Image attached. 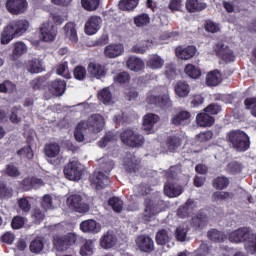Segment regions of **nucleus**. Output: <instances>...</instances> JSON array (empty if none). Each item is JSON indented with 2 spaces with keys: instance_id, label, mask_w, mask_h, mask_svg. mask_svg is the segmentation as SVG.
I'll return each instance as SVG.
<instances>
[{
  "instance_id": "obj_42",
  "label": "nucleus",
  "mask_w": 256,
  "mask_h": 256,
  "mask_svg": "<svg viewBox=\"0 0 256 256\" xmlns=\"http://www.w3.org/2000/svg\"><path fill=\"white\" fill-rule=\"evenodd\" d=\"M151 45H153V42H150L149 40H144L132 47L133 53H147V50L150 49Z\"/></svg>"
},
{
  "instance_id": "obj_49",
  "label": "nucleus",
  "mask_w": 256,
  "mask_h": 256,
  "mask_svg": "<svg viewBox=\"0 0 256 256\" xmlns=\"http://www.w3.org/2000/svg\"><path fill=\"white\" fill-rule=\"evenodd\" d=\"M98 99L101 101V103H104V105H109L112 99L111 91H109L107 88H104L98 92Z\"/></svg>"
},
{
  "instance_id": "obj_21",
  "label": "nucleus",
  "mask_w": 256,
  "mask_h": 256,
  "mask_svg": "<svg viewBox=\"0 0 256 256\" xmlns=\"http://www.w3.org/2000/svg\"><path fill=\"white\" fill-rule=\"evenodd\" d=\"M197 53V48L195 46H187L186 48L178 47L176 48V57L184 61L193 59Z\"/></svg>"
},
{
  "instance_id": "obj_41",
  "label": "nucleus",
  "mask_w": 256,
  "mask_h": 256,
  "mask_svg": "<svg viewBox=\"0 0 256 256\" xmlns=\"http://www.w3.org/2000/svg\"><path fill=\"white\" fill-rule=\"evenodd\" d=\"M26 69L29 71V73H41L43 71V68L41 66V60L34 59L30 60L26 64Z\"/></svg>"
},
{
  "instance_id": "obj_11",
  "label": "nucleus",
  "mask_w": 256,
  "mask_h": 256,
  "mask_svg": "<svg viewBox=\"0 0 256 256\" xmlns=\"http://www.w3.org/2000/svg\"><path fill=\"white\" fill-rule=\"evenodd\" d=\"M85 122V127L90 133H101L105 127V118L100 114L91 115Z\"/></svg>"
},
{
  "instance_id": "obj_45",
  "label": "nucleus",
  "mask_w": 256,
  "mask_h": 256,
  "mask_svg": "<svg viewBox=\"0 0 256 256\" xmlns=\"http://www.w3.org/2000/svg\"><path fill=\"white\" fill-rule=\"evenodd\" d=\"M208 238L211 241H214L215 243H221V242L225 241V239H226L225 233L219 232L216 229H212L208 232Z\"/></svg>"
},
{
  "instance_id": "obj_43",
  "label": "nucleus",
  "mask_w": 256,
  "mask_h": 256,
  "mask_svg": "<svg viewBox=\"0 0 256 256\" xmlns=\"http://www.w3.org/2000/svg\"><path fill=\"white\" fill-rule=\"evenodd\" d=\"M108 205L115 211V213H121L123 211V200L119 197H112L108 200Z\"/></svg>"
},
{
  "instance_id": "obj_27",
  "label": "nucleus",
  "mask_w": 256,
  "mask_h": 256,
  "mask_svg": "<svg viewBox=\"0 0 256 256\" xmlns=\"http://www.w3.org/2000/svg\"><path fill=\"white\" fill-rule=\"evenodd\" d=\"M140 163L141 161L131 154L124 159V165L129 173H137V171H139Z\"/></svg>"
},
{
  "instance_id": "obj_60",
  "label": "nucleus",
  "mask_w": 256,
  "mask_h": 256,
  "mask_svg": "<svg viewBox=\"0 0 256 256\" xmlns=\"http://www.w3.org/2000/svg\"><path fill=\"white\" fill-rule=\"evenodd\" d=\"M17 154L20 155V157H26V159H33V149H31V146H26L20 150L17 151Z\"/></svg>"
},
{
  "instance_id": "obj_40",
  "label": "nucleus",
  "mask_w": 256,
  "mask_h": 256,
  "mask_svg": "<svg viewBox=\"0 0 256 256\" xmlns=\"http://www.w3.org/2000/svg\"><path fill=\"white\" fill-rule=\"evenodd\" d=\"M184 72L191 79H199L201 77V69L193 64H187L184 68Z\"/></svg>"
},
{
  "instance_id": "obj_56",
  "label": "nucleus",
  "mask_w": 256,
  "mask_h": 256,
  "mask_svg": "<svg viewBox=\"0 0 256 256\" xmlns=\"http://www.w3.org/2000/svg\"><path fill=\"white\" fill-rule=\"evenodd\" d=\"M149 21H151V19L147 14H141L134 19V23L137 27H144V25H149Z\"/></svg>"
},
{
  "instance_id": "obj_55",
  "label": "nucleus",
  "mask_w": 256,
  "mask_h": 256,
  "mask_svg": "<svg viewBox=\"0 0 256 256\" xmlns=\"http://www.w3.org/2000/svg\"><path fill=\"white\" fill-rule=\"evenodd\" d=\"M181 145V140L176 136H171L167 140V147L169 151H175Z\"/></svg>"
},
{
  "instance_id": "obj_4",
  "label": "nucleus",
  "mask_w": 256,
  "mask_h": 256,
  "mask_svg": "<svg viewBox=\"0 0 256 256\" xmlns=\"http://www.w3.org/2000/svg\"><path fill=\"white\" fill-rule=\"evenodd\" d=\"M227 139L237 151H247L251 145L249 136L241 130H235L228 133Z\"/></svg>"
},
{
  "instance_id": "obj_54",
  "label": "nucleus",
  "mask_w": 256,
  "mask_h": 256,
  "mask_svg": "<svg viewBox=\"0 0 256 256\" xmlns=\"http://www.w3.org/2000/svg\"><path fill=\"white\" fill-rule=\"evenodd\" d=\"M73 75L78 81H83L87 76V70L83 66H76L74 68Z\"/></svg>"
},
{
  "instance_id": "obj_13",
  "label": "nucleus",
  "mask_w": 256,
  "mask_h": 256,
  "mask_svg": "<svg viewBox=\"0 0 256 256\" xmlns=\"http://www.w3.org/2000/svg\"><path fill=\"white\" fill-rule=\"evenodd\" d=\"M40 35L42 41L51 43V41H55V38L57 37V30L52 23L46 22L43 23L40 27Z\"/></svg>"
},
{
  "instance_id": "obj_22",
  "label": "nucleus",
  "mask_w": 256,
  "mask_h": 256,
  "mask_svg": "<svg viewBox=\"0 0 256 256\" xmlns=\"http://www.w3.org/2000/svg\"><path fill=\"white\" fill-rule=\"evenodd\" d=\"M63 34L65 36V39H68L70 43H77V41H79V37L77 36V28L75 23L73 22H68L63 27Z\"/></svg>"
},
{
  "instance_id": "obj_3",
  "label": "nucleus",
  "mask_w": 256,
  "mask_h": 256,
  "mask_svg": "<svg viewBox=\"0 0 256 256\" xmlns=\"http://www.w3.org/2000/svg\"><path fill=\"white\" fill-rule=\"evenodd\" d=\"M181 173V167L171 166L169 171L166 173V178L168 182L164 185V193L167 197H179L183 193V188L178 184H175L171 181L177 179V175Z\"/></svg>"
},
{
  "instance_id": "obj_30",
  "label": "nucleus",
  "mask_w": 256,
  "mask_h": 256,
  "mask_svg": "<svg viewBox=\"0 0 256 256\" xmlns=\"http://www.w3.org/2000/svg\"><path fill=\"white\" fill-rule=\"evenodd\" d=\"M196 123L199 127H211V125L215 123V118L209 114H206V112H202L197 114Z\"/></svg>"
},
{
  "instance_id": "obj_53",
  "label": "nucleus",
  "mask_w": 256,
  "mask_h": 256,
  "mask_svg": "<svg viewBox=\"0 0 256 256\" xmlns=\"http://www.w3.org/2000/svg\"><path fill=\"white\" fill-rule=\"evenodd\" d=\"M81 4L86 11H96L99 8V0H81Z\"/></svg>"
},
{
  "instance_id": "obj_51",
  "label": "nucleus",
  "mask_w": 256,
  "mask_h": 256,
  "mask_svg": "<svg viewBox=\"0 0 256 256\" xmlns=\"http://www.w3.org/2000/svg\"><path fill=\"white\" fill-rule=\"evenodd\" d=\"M213 187L220 190L226 189V187H229V179L223 176L217 177L216 179H214Z\"/></svg>"
},
{
  "instance_id": "obj_2",
  "label": "nucleus",
  "mask_w": 256,
  "mask_h": 256,
  "mask_svg": "<svg viewBox=\"0 0 256 256\" xmlns=\"http://www.w3.org/2000/svg\"><path fill=\"white\" fill-rule=\"evenodd\" d=\"M29 21L27 20H14L10 22L3 30L1 34L2 45H7L13 41L16 37H21L24 33H27L29 29Z\"/></svg>"
},
{
  "instance_id": "obj_23",
  "label": "nucleus",
  "mask_w": 256,
  "mask_h": 256,
  "mask_svg": "<svg viewBox=\"0 0 256 256\" xmlns=\"http://www.w3.org/2000/svg\"><path fill=\"white\" fill-rule=\"evenodd\" d=\"M123 51H125L123 44H110L105 47L104 55L109 57V59H115L116 57L123 55Z\"/></svg>"
},
{
  "instance_id": "obj_32",
  "label": "nucleus",
  "mask_w": 256,
  "mask_h": 256,
  "mask_svg": "<svg viewBox=\"0 0 256 256\" xmlns=\"http://www.w3.org/2000/svg\"><path fill=\"white\" fill-rule=\"evenodd\" d=\"M195 207H197L195 201L191 199L187 200L185 205L178 209V217H180V219H185V217H189V213H191V211H193Z\"/></svg>"
},
{
  "instance_id": "obj_52",
  "label": "nucleus",
  "mask_w": 256,
  "mask_h": 256,
  "mask_svg": "<svg viewBox=\"0 0 256 256\" xmlns=\"http://www.w3.org/2000/svg\"><path fill=\"white\" fill-rule=\"evenodd\" d=\"M56 73H57V75H60L61 77H64L65 79H70L71 74L69 73V67L67 66V62L59 64L56 67Z\"/></svg>"
},
{
  "instance_id": "obj_26",
  "label": "nucleus",
  "mask_w": 256,
  "mask_h": 256,
  "mask_svg": "<svg viewBox=\"0 0 256 256\" xmlns=\"http://www.w3.org/2000/svg\"><path fill=\"white\" fill-rule=\"evenodd\" d=\"M159 121V116L155 114H146L143 118V129L149 135L151 131H153V127H155V123Z\"/></svg>"
},
{
  "instance_id": "obj_39",
  "label": "nucleus",
  "mask_w": 256,
  "mask_h": 256,
  "mask_svg": "<svg viewBox=\"0 0 256 256\" xmlns=\"http://www.w3.org/2000/svg\"><path fill=\"white\" fill-rule=\"evenodd\" d=\"M85 131H87V128L85 127V121H81L75 129L74 137L78 143H83L85 141Z\"/></svg>"
},
{
  "instance_id": "obj_58",
  "label": "nucleus",
  "mask_w": 256,
  "mask_h": 256,
  "mask_svg": "<svg viewBox=\"0 0 256 256\" xmlns=\"http://www.w3.org/2000/svg\"><path fill=\"white\" fill-rule=\"evenodd\" d=\"M112 141H115V137L113 136V133L108 132L99 142H98V147H107L109 143Z\"/></svg>"
},
{
  "instance_id": "obj_37",
  "label": "nucleus",
  "mask_w": 256,
  "mask_h": 256,
  "mask_svg": "<svg viewBox=\"0 0 256 256\" xmlns=\"http://www.w3.org/2000/svg\"><path fill=\"white\" fill-rule=\"evenodd\" d=\"M171 241V232L168 229H161L156 234V243L158 245H167Z\"/></svg>"
},
{
  "instance_id": "obj_16",
  "label": "nucleus",
  "mask_w": 256,
  "mask_h": 256,
  "mask_svg": "<svg viewBox=\"0 0 256 256\" xmlns=\"http://www.w3.org/2000/svg\"><path fill=\"white\" fill-rule=\"evenodd\" d=\"M87 71L91 77H95L96 79H101L107 75V68H105V65L95 62H90L88 64Z\"/></svg>"
},
{
  "instance_id": "obj_33",
  "label": "nucleus",
  "mask_w": 256,
  "mask_h": 256,
  "mask_svg": "<svg viewBox=\"0 0 256 256\" xmlns=\"http://www.w3.org/2000/svg\"><path fill=\"white\" fill-rule=\"evenodd\" d=\"M162 205H163V201H161L159 205L146 203L144 217L150 218V217H153V215H157V213H161V211H163V207H161Z\"/></svg>"
},
{
  "instance_id": "obj_46",
  "label": "nucleus",
  "mask_w": 256,
  "mask_h": 256,
  "mask_svg": "<svg viewBox=\"0 0 256 256\" xmlns=\"http://www.w3.org/2000/svg\"><path fill=\"white\" fill-rule=\"evenodd\" d=\"M15 91H17V85L9 80L0 84V93H15Z\"/></svg>"
},
{
  "instance_id": "obj_47",
  "label": "nucleus",
  "mask_w": 256,
  "mask_h": 256,
  "mask_svg": "<svg viewBox=\"0 0 256 256\" xmlns=\"http://www.w3.org/2000/svg\"><path fill=\"white\" fill-rule=\"evenodd\" d=\"M24 185H29L28 189H39V187H43L45 183L39 178H27L24 180Z\"/></svg>"
},
{
  "instance_id": "obj_57",
  "label": "nucleus",
  "mask_w": 256,
  "mask_h": 256,
  "mask_svg": "<svg viewBox=\"0 0 256 256\" xmlns=\"http://www.w3.org/2000/svg\"><path fill=\"white\" fill-rule=\"evenodd\" d=\"M244 105H246L247 109H251V115L256 117V97L247 98L244 101Z\"/></svg>"
},
{
  "instance_id": "obj_20",
  "label": "nucleus",
  "mask_w": 256,
  "mask_h": 256,
  "mask_svg": "<svg viewBox=\"0 0 256 256\" xmlns=\"http://www.w3.org/2000/svg\"><path fill=\"white\" fill-rule=\"evenodd\" d=\"M215 52L226 63H231V61H235V55H233V52L229 49V47H225V45H223L222 43L216 44Z\"/></svg>"
},
{
  "instance_id": "obj_64",
  "label": "nucleus",
  "mask_w": 256,
  "mask_h": 256,
  "mask_svg": "<svg viewBox=\"0 0 256 256\" xmlns=\"http://www.w3.org/2000/svg\"><path fill=\"white\" fill-rule=\"evenodd\" d=\"M195 256H211V252L209 251V246L207 244H202L196 251Z\"/></svg>"
},
{
  "instance_id": "obj_9",
  "label": "nucleus",
  "mask_w": 256,
  "mask_h": 256,
  "mask_svg": "<svg viewBox=\"0 0 256 256\" xmlns=\"http://www.w3.org/2000/svg\"><path fill=\"white\" fill-rule=\"evenodd\" d=\"M66 203L70 209H73L77 213H87V211H89V204L85 203L83 197L79 194L70 195Z\"/></svg>"
},
{
  "instance_id": "obj_5",
  "label": "nucleus",
  "mask_w": 256,
  "mask_h": 256,
  "mask_svg": "<svg viewBox=\"0 0 256 256\" xmlns=\"http://www.w3.org/2000/svg\"><path fill=\"white\" fill-rule=\"evenodd\" d=\"M120 138L122 143H124V145H128V147H141L143 143H145L143 135L129 128L120 134Z\"/></svg>"
},
{
  "instance_id": "obj_12",
  "label": "nucleus",
  "mask_w": 256,
  "mask_h": 256,
  "mask_svg": "<svg viewBox=\"0 0 256 256\" xmlns=\"http://www.w3.org/2000/svg\"><path fill=\"white\" fill-rule=\"evenodd\" d=\"M6 9L11 15H21L27 11V0H7Z\"/></svg>"
},
{
  "instance_id": "obj_6",
  "label": "nucleus",
  "mask_w": 256,
  "mask_h": 256,
  "mask_svg": "<svg viewBox=\"0 0 256 256\" xmlns=\"http://www.w3.org/2000/svg\"><path fill=\"white\" fill-rule=\"evenodd\" d=\"M164 94L161 95L157 90H153L148 93V96L146 98L147 103L150 105H158V107H171L172 102L169 98V91L164 88Z\"/></svg>"
},
{
  "instance_id": "obj_24",
  "label": "nucleus",
  "mask_w": 256,
  "mask_h": 256,
  "mask_svg": "<svg viewBox=\"0 0 256 256\" xmlns=\"http://www.w3.org/2000/svg\"><path fill=\"white\" fill-rule=\"evenodd\" d=\"M98 29H101V18L92 16L85 24V33L87 35H95Z\"/></svg>"
},
{
  "instance_id": "obj_8",
  "label": "nucleus",
  "mask_w": 256,
  "mask_h": 256,
  "mask_svg": "<svg viewBox=\"0 0 256 256\" xmlns=\"http://www.w3.org/2000/svg\"><path fill=\"white\" fill-rule=\"evenodd\" d=\"M64 175L69 181H79L83 175L81 163L77 160L70 161L64 168Z\"/></svg>"
},
{
  "instance_id": "obj_10",
  "label": "nucleus",
  "mask_w": 256,
  "mask_h": 256,
  "mask_svg": "<svg viewBox=\"0 0 256 256\" xmlns=\"http://www.w3.org/2000/svg\"><path fill=\"white\" fill-rule=\"evenodd\" d=\"M77 241V235L74 233H69L65 236H54L53 245L57 251H65L67 247L75 245Z\"/></svg>"
},
{
  "instance_id": "obj_28",
  "label": "nucleus",
  "mask_w": 256,
  "mask_h": 256,
  "mask_svg": "<svg viewBox=\"0 0 256 256\" xmlns=\"http://www.w3.org/2000/svg\"><path fill=\"white\" fill-rule=\"evenodd\" d=\"M116 244L117 238L111 232H107L100 238V247L102 249H113Z\"/></svg>"
},
{
  "instance_id": "obj_62",
  "label": "nucleus",
  "mask_w": 256,
  "mask_h": 256,
  "mask_svg": "<svg viewBox=\"0 0 256 256\" xmlns=\"http://www.w3.org/2000/svg\"><path fill=\"white\" fill-rule=\"evenodd\" d=\"M131 77L127 72H120L117 76L114 77V81L116 83H120V85H123V83H129V80Z\"/></svg>"
},
{
  "instance_id": "obj_44",
  "label": "nucleus",
  "mask_w": 256,
  "mask_h": 256,
  "mask_svg": "<svg viewBox=\"0 0 256 256\" xmlns=\"http://www.w3.org/2000/svg\"><path fill=\"white\" fill-rule=\"evenodd\" d=\"M95 249V244L93 240H87L80 249V255L91 256L93 255V250Z\"/></svg>"
},
{
  "instance_id": "obj_29",
  "label": "nucleus",
  "mask_w": 256,
  "mask_h": 256,
  "mask_svg": "<svg viewBox=\"0 0 256 256\" xmlns=\"http://www.w3.org/2000/svg\"><path fill=\"white\" fill-rule=\"evenodd\" d=\"M146 65L149 69H162L165 65V60L158 54H152L148 57Z\"/></svg>"
},
{
  "instance_id": "obj_36",
  "label": "nucleus",
  "mask_w": 256,
  "mask_h": 256,
  "mask_svg": "<svg viewBox=\"0 0 256 256\" xmlns=\"http://www.w3.org/2000/svg\"><path fill=\"white\" fill-rule=\"evenodd\" d=\"M174 91L178 97H187L191 93V88H189V84L180 81L175 85Z\"/></svg>"
},
{
  "instance_id": "obj_59",
  "label": "nucleus",
  "mask_w": 256,
  "mask_h": 256,
  "mask_svg": "<svg viewBox=\"0 0 256 256\" xmlns=\"http://www.w3.org/2000/svg\"><path fill=\"white\" fill-rule=\"evenodd\" d=\"M187 231V226H179L176 229V239L178 241H185V239H187Z\"/></svg>"
},
{
  "instance_id": "obj_48",
  "label": "nucleus",
  "mask_w": 256,
  "mask_h": 256,
  "mask_svg": "<svg viewBox=\"0 0 256 256\" xmlns=\"http://www.w3.org/2000/svg\"><path fill=\"white\" fill-rule=\"evenodd\" d=\"M192 225L194 227H196L197 229H203V227H205V225H207V216L205 215H198V216H194L192 218Z\"/></svg>"
},
{
  "instance_id": "obj_17",
  "label": "nucleus",
  "mask_w": 256,
  "mask_h": 256,
  "mask_svg": "<svg viewBox=\"0 0 256 256\" xmlns=\"http://www.w3.org/2000/svg\"><path fill=\"white\" fill-rule=\"evenodd\" d=\"M48 89L52 95H55V97H61L67 89V82L61 79H56L49 84Z\"/></svg>"
},
{
  "instance_id": "obj_50",
  "label": "nucleus",
  "mask_w": 256,
  "mask_h": 256,
  "mask_svg": "<svg viewBox=\"0 0 256 256\" xmlns=\"http://www.w3.org/2000/svg\"><path fill=\"white\" fill-rule=\"evenodd\" d=\"M43 240L41 238H36L30 243L31 253H41L43 251Z\"/></svg>"
},
{
  "instance_id": "obj_15",
  "label": "nucleus",
  "mask_w": 256,
  "mask_h": 256,
  "mask_svg": "<svg viewBox=\"0 0 256 256\" xmlns=\"http://www.w3.org/2000/svg\"><path fill=\"white\" fill-rule=\"evenodd\" d=\"M136 244L140 251H144V253H151V251L155 249V242H153V239L149 236H139L136 239Z\"/></svg>"
},
{
  "instance_id": "obj_14",
  "label": "nucleus",
  "mask_w": 256,
  "mask_h": 256,
  "mask_svg": "<svg viewBox=\"0 0 256 256\" xmlns=\"http://www.w3.org/2000/svg\"><path fill=\"white\" fill-rule=\"evenodd\" d=\"M90 181L95 189H104V187L109 185V176L103 172H95Z\"/></svg>"
},
{
  "instance_id": "obj_25",
  "label": "nucleus",
  "mask_w": 256,
  "mask_h": 256,
  "mask_svg": "<svg viewBox=\"0 0 256 256\" xmlns=\"http://www.w3.org/2000/svg\"><path fill=\"white\" fill-rule=\"evenodd\" d=\"M27 51H29V47H27V44H25V42L18 41L14 43L11 60L17 61V59H19V57H22V55H25Z\"/></svg>"
},
{
  "instance_id": "obj_63",
  "label": "nucleus",
  "mask_w": 256,
  "mask_h": 256,
  "mask_svg": "<svg viewBox=\"0 0 256 256\" xmlns=\"http://www.w3.org/2000/svg\"><path fill=\"white\" fill-rule=\"evenodd\" d=\"M6 174L9 177H19V175H21V172H19V169L15 165L8 164L6 167Z\"/></svg>"
},
{
  "instance_id": "obj_7",
  "label": "nucleus",
  "mask_w": 256,
  "mask_h": 256,
  "mask_svg": "<svg viewBox=\"0 0 256 256\" xmlns=\"http://www.w3.org/2000/svg\"><path fill=\"white\" fill-rule=\"evenodd\" d=\"M44 152L48 157V162L52 165H59L61 163V146L56 142H50L44 146Z\"/></svg>"
},
{
  "instance_id": "obj_61",
  "label": "nucleus",
  "mask_w": 256,
  "mask_h": 256,
  "mask_svg": "<svg viewBox=\"0 0 256 256\" xmlns=\"http://www.w3.org/2000/svg\"><path fill=\"white\" fill-rule=\"evenodd\" d=\"M23 225H25V218L22 216H15L12 219L11 227L12 229H21L23 228Z\"/></svg>"
},
{
  "instance_id": "obj_38",
  "label": "nucleus",
  "mask_w": 256,
  "mask_h": 256,
  "mask_svg": "<svg viewBox=\"0 0 256 256\" xmlns=\"http://www.w3.org/2000/svg\"><path fill=\"white\" fill-rule=\"evenodd\" d=\"M139 5V0H120L118 7L121 11H133Z\"/></svg>"
},
{
  "instance_id": "obj_34",
  "label": "nucleus",
  "mask_w": 256,
  "mask_h": 256,
  "mask_svg": "<svg viewBox=\"0 0 256 256\" xmlns=\"http://www.w3.org/2000/svg\"><path fill=\"white\" fill-rule=\"evenodd\" d=\"M207 4L199 2V0H187L186 9L189 13H197V11H203L206 9Z\"/></svg>"
},
{
  "instance_id": "obj_1",
  "label": "nucleus",
  "mask_w": 256,
  "mask_h": 256,
  "mask_svg": "<svg viewBox=\"0 0 256 256\" xmlns=\"http://www.w3.org/2000/svg\"><path fill=\"white\" fill-rule=\"evenodd\" d=\"M231 243L245 242V249L250 255L256 254V234L249 228H240L229 234Z\"/></svg>"
},
{
  "instance_id": "obj_19",
  "label": "nucleus",
  "mask_w": 256,
  "mask_h": 256,
  "mask_svg": "<svg viewBox=\"0 0 256 256\" xmlns=\"http://www.w3.org/2000/svg\"><path fill=\"white\" fill-rule=\"evenodd\" d=\"M80 229L83 233H92L95 235L101 231V224L93 219H89L80 223Z\"/></svg>"
},
{
  "instance_id": "obj_31",
  "label": "nucleus",
  "mask_w": 256,
  "mask_h": 256,
  "mask_svg": "<svg viewBox=\"0 0 256 256\" xmlns=\"http://www.w3.org/2000/svg\"><path fill=\"white\" fill-rule=\"evenodd\" d=\"M221 81V72H219V70L211 71L206 76V84L208 87H217Z\"/></svg>"
},
{
  "instance_id": "obj_35",
  "label": "nucleus",
  "mask_w": 256,
  "mask_h": 256,
  "mask_svg": "<svg viewBox=\"0 0 256 256\" xmlns=\"http://www.w3.org/2000/svg\"><path fill=\"white\" fill-rule=\"evenodd\" d=\"M126 65L128 67V69H130V71H141V69H143V67H145V64L143 63V60L131 56L127 62Z\"/></svg>"
},
{
  "instance_id": "obj_18",
  "label": "nucleus",
  "mask_w": 256,
  "mask_h": 256,
  "mask_svg": "<svg viewBox=\"0 0 256 256\" xmlns=\"http://www.w3.org/2000/svg\"><path fill=\"white\" fill-rule=\"evenodd\" d=\"M171 123L177 127L189 125V123H191V113L187 110L180 111L173 116Z\"/></svg>"
}]
</instances>
